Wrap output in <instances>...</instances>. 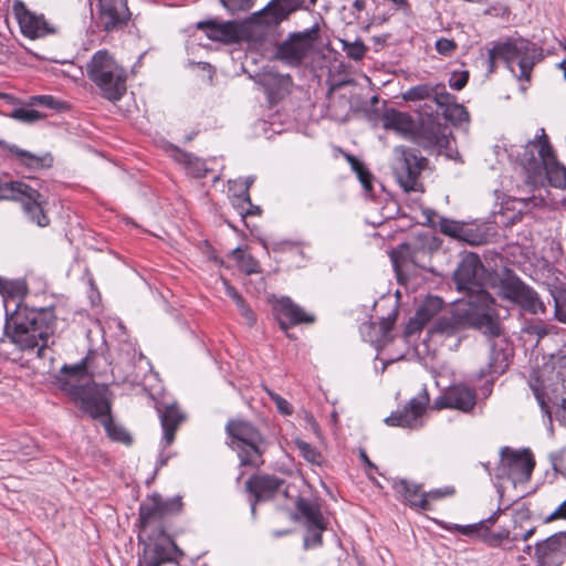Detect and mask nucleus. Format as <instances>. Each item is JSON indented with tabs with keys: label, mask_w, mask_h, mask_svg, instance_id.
Instances as JSON below:
<instances>
[{
	"label": "nucleus",
	"mask_w": 566,
	"mask_h": 566,
	"mask_svg": "<svg viewBox=\"0 0 566 566\" xmlns=\"http://www.w3.org/2000/svg\"><path fill=\"white\" fill-rule=\"evenodd\" d=\"M430 99H432L443 113V108H448L455 101V97L447 92L444 84L438 83L434 84V93H432Z\"/></svg>",
	"instance_id": "79ce46f5"
},
{
	"label": "nucleus",
	"mask_w": 566,
	"mask_h": 566,
	"mask_svg": "<svg viewBox=\"0 0 566 566\" xmlns=\"http://www.w3.org/2000/svg\"><path fill=\"white\" fill-rule=\"evenodd\" d=\"M164 430L165 447L170 446L175 440V432L184 420L182 413L175 406H168L160 416Z\"/></svg>",
	"instance_id": "7c9ffc66"
},
{
	"label": "nucleus",
	"mask_w": 566,
	"mask_h": 566,
	"mask_svg": "<svg viewBox=\"0 0 566 566\" xmlns=\"http://www.w3.org/2000/svg\"><path fill=\"white\" fill-rule=\"evenodd\" d=\"M454 488L453 486H444L442 489H434V490H431L427 493H424L426 495V499L428 500V502L430 500L432 501H437V500H440V499H443V497H447V496H451L454 494Z\"/></svg>",
	"instance_id": "603ef678"
},
{
	"label": "nucleus",
	"mask_w": 566,
	"mask_h": 566,
	"mask_svg": "<svg viewBox=\"0 0 566 566\" xmlns=\"http://www.w3.org/2000/svg\"><path fill=\"white\" fill-rule=\"evenodd\" d=\"M321 40V23H314L302 31L290 32L274 46L273 57L290 67H300L314 52Z\"/></svg>",
	"instance_id": "1a4fd4ad"
},
{
	"label": "nucleus",
	"mask_w": 566,
	"mask_h": 566,
	"mask_svg": "<svg viewBox=\"0 0 566 566\" xmlns=\"http://www.w3.org/2000/svg\"><path fill=\"white\" fill-rule=\"evenodd\" d=\"M497 289L499 295L503 300L517 305L528 314L538 315L546 311L538 293L511 271L500 279Z\"/></svg>",
	"instance_id": "f8f14e48"
},
{
	"label": "nucleus",
	"mask_w": 566,
	"mask_h": 566,
	"mask_svg": "<svg viewBox=\"0 0 566 566\" xmlns=\"http://www.w3.org/2000/svg\"><path fill=\"white\" fill-rule=\"evenodd\" d=\"M455 528L458 531H460L462 534L464 535H470L471 533H473L474 531H481L480 526H478V524H474V525H465V526H460V525H455Z\"/></svg>",
	"instance_id": "774afa93"
},
{
	"label": "nucleus",
	"mask_w": 566,
	"mask_h": 566,
	"mask_svg": "<svg viewBox=\"0 0 566 566\" xmlns=\"http://www.w3.org/2000/svg\"><path fill=\"white\" fill-rule=\"evenodd\" d=\"M535 467V459L530 449L514 450L503 447L500 450L497 478H506L513 482L526 483L531 480Z\"/></svg>",
	"instance_id": "2eb2a0df"
},
{
	"label": "nucleus",
	"mask_w": 566,
	"mask_h": 566,
	"mask_svg": "<svg viewBox=\"0 0 566 566\" xmlns=\"http://www.w3.org/2000/svg\"><path fill=\"white\" fill-rule=\"evenodd\" d=\"M104 426H105V430H106L108 437L112 440L117 441V442H122V443L127 444V446L132 443L130 434L126 431L125 428L114 423L113 420L109 418V416L104 421Z\"/></svg>",
	"instance_id": "58836bf2"
},
{
	"label": "nucleus",
	"mask_w": 566,
	"mask_h": 566,
	"mask_svg": "<svg viewBox=\"0 0 566 566\" xmlns=\"http://www.w3.org/2000/svg\"><path fill=\"white\" fill-rule=\"evenodd\" d=\"M242 265L248 274L260 272L258 261L251 255H247V258L242 262Z\"/></svg>",
	"instance_id": "bf43d9fd"
},
{
	"label": "nucleus",
	"mask_w": 566,
	"mask_h": 566,
	"mask_svg": "<svg viewBox=\"0 0 566 566\" xmlns=\"http://www.w3.org/2000/svg\"><path fill=\"white\" fill-rule=\"evenodd\" d=\"M531 388H532V391L541 407L543 415L546 417L548 428H549V430H552L553 422H552V411H551V407H549L551 399L537 386L531 385Z\"/></svg>",
	"instance_id": "c03bdc74"
},
{
	"label": "nucleus",
	"mask_w": 566,
	"mask_h": 566,
	"mask_svg": "<svg viewBox=\"0 0 566 566\" xmlns=\"http://www.w3.org/2000/svg\"><path fill=\"white\" fill-rule=\"evenodd\" d=\"M395 489L403 495L411 507L422 511L430 510V503L426 499L424 493H419L420 486L418 484L410 483L407 480H400L395 484Z\"/></svg>",
	"instance_id": "c756f323"
},
{
	"label": "nucleus",
	"mask_w": 566,
	"mask_h": 566,
	"mask_svg": "<svg viewBox=\"0 0 566 566\" xmlns=\"http://www.w3.org/2000/svg\"><path fill=\"white\" fill-rule=\"evenodd\" d=\"M6 308V334L21 350L36 348L43 356L49 338L55 328V315L51 308H30L21 303L28 294L24 280H7L0 292Z\"/></svg>",
	"instance_id": "f257e3e1"
},
{
	"label": "nucleus",
	"mask_w": 566,
	"mask_h": 566,
	"mask_svg": "<svg viewBox=\"0 0 566 566\" xmlns=\"http://www.w3.org/2000/svg\"><path fill=\"white\" fill-rule=\"evenodd\" d=\"M510 356L505 348L499 347L494 342L491 343L486 369L481 371V377L503 374L510 365Z\"/></svg>",
	"instance_id": "c85d7f7f"
},
{
	"label": "nucleus",
	"mask_w": 566,
	"mask_h": 566,
	"mask_svg": "<svg viewBox=\"0 0 566 566\" xmlns=\"http://www.w3.org/2000/svg\"><path fill=\"white\" fill-rule=\"evenodd\" d=\"M500 512H501V510H497L495 513H493L486 520L479 522L478 526H480L481 530L488 531L489 525H493L497 521Z\"/></svg>",
	"instance_id": "e2e57ef3"
},
{
	"label": "nucleus",
	"mask_w": 566,
	"mask_h": 566,
	"mask_svg": "<svg viewBox=\"0 0 566 566\" xmlns=\"http://www.w3.org/2000/svg\"><path fill=\"white\" fill-rule=\"evenodd\" d=\"M443 301L438 296H428L418 307L416 314L426 324L442 308Z\"/></svg>",
	"instance_id": "c9c22d12"
},
{
	"label": "nucleus",
	"mask_w": 566,
	"mask_h": 566,
	"mask_svg": "<svg viewBox=\"0 0 566 566\" xmlns=\"http://www.w3.org/2000/svg\"><path fill=\"white\" fill-rule=\"evenodd\" d=\"M11 116H12V118H14L17 120L28 123V124H32V123L43 118V115L40 112L32 109V108H27V107H19V108L13 109Z\"/></svg>",
	"instance_id": "a18cd8bd"
},
{
	"label": "nucleus",
	"mask_w": 566,
	"mask_h": 566,
	"mask_svg": "<svg viewBox=\"0 0 566 566\" xmlns=\"http://www.w3.org/2000/svg\"><path fill=\"white\" fill-rule=\"evenodd\" d=\"M196 28L202 31L209 40L226 45L238 43L241 39L240 28L235 21L207 19L197 22Z\"/></svg>",
	"instance_id": "4be33fe9"
},
{
	"label": "nucleus",
	"mask_w": 566,
	"mask_h": 566,
	"mask_svg": "<svg viewBox=\"0 0 566 566\" xmlns=\"http://www.w3.org/2000/svg\"><path fill=\"white\" fill-rule=\"evenodd\" d=\"M381 120L385 129H394L399 133H409L413 126L412 119L408 114L396 109L387 111Z\"/></svg>",
	"instance_id": "2f4dec72"
},
{
	"label": "nucleus",
	"mask_w": 566,
	"mask_h": 566,
	"mask_svg": "<svg viewBox=\"0 0 566 566\" xmlns=\"http://www.w3.org/2000/svg\"><path fill=\"white\" fill-rule=\"evenodd\" d=\"M253 182H254V177H252V176H249L244 179V189L242 191L241 197H242L243 202H245V203H250L249 189Z\"/></svg>",
	"instance_id": "0e129e2a"
},
{
	"label": "nucleus",
	"mask_w": 566,
	"mask_h": 566,
	"mask_svg": "<svg viewBox=\"0 0 566 566\" xmlns=\"http://www.w3.org/2000/svg\"><path fill=\"white\" fill-rule=\"evenodd\" d=\"M566 557V532L556 533L535 545L538 566H559Z\"/></svg>",
	"instance_id": "412c9836"
},
{
	"label": "nucleus",
	"mask_w": 566,
	"mask_h": 566,
	"mask_svg": "<svg viewBox=\"0 0 566 566\" xmlns=\"http://www.w3.org/2000/svg\"><path fill=\"white\" fill-rule=\"evenodd\" d=\"M340 43L342 49L347 54V56L355 61L361 60L368 51V48L359 39L355 41L340 40Z\"/></svg>",
	"instance_id": "4c0bfd02"
},
{
	"label": "nucleus",
	"mask_w": 566,
	"mask_h": 566,
	"mask_svg": "<svg viewBox=\"0 0 566 566\" xmlns=\"http://www.w3.org/2000/svg\"><path fill=\"white\" fill-rule=\"evenodd\" d=\"M238 310L240 311L241 315L244 317L249 326H253L256 317L254 312L251 310V307L247 304V302L243 300L240 303L237 304Z\"/></svg>",
	"instance_id": "5fc2aeb1"
},
{
	"label": "nucleus",
	"mask_w": 566,
	"mask_h": 566,
	"mask_svg": "<svg viewBox=\"0 0 566 566\" xmlns=\"http://www.w3.org/2000/svg\"><path fill=\"white\" fill-rule=\"evenodd\" d=\"M182 510L181 496L164 499L159 494L148 496L139 506V541L144 544L140 566H161L178 563L182 551L166 532L165 521Z\"/></svg>",
	"instance_id": "f03ea898"
},
{
	"label": "nucleus",
	"mask_w": 566,
	"mask_h": 566,
	"mask_svg": "<svg viewBox=\"0 0 566 566\" xmlns=\"http://www.w3.org/2000/svg\"><path fill=\"white\" fill-rule=\"evenodd\" d=\"M457 49V43L453 40L440 38L436 42V50L438 53L450 56Z\"/></svg>",
	"instance_id": "8fccbe9b"
},
{
	"label": "nucleus",
	"mask_w": 566,
	"mask_h": 566,
	"mask_svg": "<svg viewBox=\"0 0 566 566\" xmlns=\"http://www.w3.org/2000/svg\"><path fill=\"white\" fill-rule=\"evenodd\" d=\"M543 57L542 49L528 40L518 38L496 43L488 51V69L493 72L496 60H503L521 80L528 81L534 65Z\"/></svg>",
	"instance_id": "423d86ee"
},
{
	"label": "nucleus",
	"mask_w": 566,
	"mask_h": 566,
	"mask_svg": "<svg viewBox=\"0 0 566 566\" xmlns=\"http://www.w3.org/2000/svg\"><path fill=\"white\" fill-rule=\"evenodd\" d=\"M259 83L264 88L271 103H275L286 96L293 84L291 75L273 71L261 74Z\"/></svg>",
	"instance_id": "a878e982"
},
{
	"label": "nucleus",
	"mask_w": 566,
	"mask_h": 566,
	"mask_svg": "<svg viewBox=\"0 0 566 566\" xmlns=\"http://www.w3.org/2000/svg\"><path fill=\"white\" fill-rule=\"evenodd\" d=\"M295 446L300 451L301 455L310 463L319 464L322 461V454L310 443L303 440H295Z\"/></svg>",
	"instance_id": "37998d69"
},
{
	"label": "nucleus",
	"mask_w": 566,
	"mask_h": 566,
	"mask_svg": "<svg viewBox=\"0 0 566 566\" xmlns=\"http://www.w3.org/2000/svg\"><path fill=\"white\" fill-rule=\"evenodd\" d=\"M424 325L426 323L422 322V319L417 314H415V316L409 319L405 333L407 335H412L419 332Z\"/></svg>",
	"instance_id": "4d7b16f0"
},
{
	"label": "nucleus",
	"mask_w": 566,
	"mask_h": 566,
	"mask_svg": "<svg viewBox=\"0 0 566 566\" xmlns=\"http://www.w3.org/2000/svg\"><path fill=\"white\" fill-rule=\"evenodd\" d=\"M283 482L275 475H253L247 481L245 489L254 495L256 502L273 497Z\"/></svg>",
	"instance_id": "bb28decb"
},
{
	"label": "nucleus",
	"mask_w": 566,
	"mask_h": 566,
	"mask_svg": "<svg viewBox=\"0 0 566 566\" xmlns=\"http://www.w3.org/2000/svg\"><path fill=\"white\" fill-rule=\"evenodd\" d=\"M176 160L185 165L188 174L192 177H205L208 171L205 160L189 153L178 151L176 155Z\"/></svg>",
	"instance_id": "72a5a7b5"
},
{
	"label": "nucleus",
	"mask_w": 566,
	"mask_h": 566,
	"mask_svg": "<svg viewBox=\"0 0 566 566\" xmlns=\"http://www.w3.org/2000/svg\"><path fill=\"white\" fill-rule=\"evenodd\" d=\"M429 394L423 388L416 397L411 398L401 410L392 412L385 419L388 426L402 428H418L421 426V417L429 405Z\"/></svg>",
	"instance_id": "a211bd4d"
},
{
	"label": "nucleus",
	"mask_w": 566,
	"mask_h": 566,
	"mask_svg": "<svg viewBox=\"0 0 566 566\" xmlns=\"http://www.w3.org/2000/svg\"><path fill=\"white\" fill-rule=\"evenodd\" d=\"M348 159V163L350 164V167L352 169L355 171V172H358L359 170H361L363 168H365L366 166L359 160L357 159L355 156H348L347 157Z\"/></svg>",
	"instance_id": "338daca9"
},
{
	"label": "nucleus",
	"mask_w": 566,
	"mask_h": 566,
	"mask_svg": "<svg viewBox=\"0 0 566 566\" xmlns=\"http://www.w3.org/2000/svg\"><path fill=\"white\" fill-rule=\"evenodd\" d=\"M77 365H84L83 377L92 379L93 376H101L106 373L108 360L104 354L91 353Z\"/></svg>",
	"instance_id": "473e14b6"
},
{
	"label": "nucleus",
	"mask_w": 566,
	"mask_h": 566,
	"mask_svg": "<svg viewBox=\"0 0 566 566\" xmlns=\"http://www.w3.org/2000/svg\"><path fill=\"white\" fill-rule=\"evenodd\" d=\"M475 405L476 394L474 389L465 385H453L434 399L432 408L436 410L455 409L470 412Z\"/></svg>",
	"instance_id": "6ab92c4d"
},
{
	"label": "nucleus",
	"mask_w": 566,
	"mask_h": 566,
	"mask_svg": "<svg viewBox=\"0 0 566 566\" xmlns=\"http://www.w3.org/2000/svg\"><path fill=\"white\" fill-rule=\"evenodd\" d=\"M34 103L50 108L55 107V99L50 95H38L33 97Z\"/></svg>",
	"instance_id": "052dcab7"
},
{
	"label": "nucleus",
	"mask_w": 566,
	"mask_h": 566,
	"mask_svg": "<svg viewBox=\"0 0 566 566\" xmlns=\"http://www.w3.org/2000/svg\"><path fill=\"white\" fill-rule=\"evenodd\" d=\"M98 18L107 32L122 29L130 18L127 0H99Z\"/></svg>",
	"instance_id": "5701e85b"
},
{
	"label": "nucleus",
	"mask_w": 566,
	"mask_h": 566,
	"mask_svg": "<svg viewBox=\"0 0 566 566\" xmlns=\"http://www.w3.org/2000/svg\"><path fill=\"white\" fill-rule=\"evenodd\" d=\"M275 317L279 322L281 329H283L287 337H292L287 329L291 326L300 324H313L315 316L306 313L300 305L295 304L290 297L282 296L275 301L273 305Z\"/></svg>",
	"instance_id": "aec40b11"
},
{
	"label": "nucleus",
	"mask_w": 566,
	"mask_h": 566,
	"mask_svg": "<svg viewBox=\"0 0 566 566\" xmlns=\"http://www.w3.org/2000/svg\"><path fill=\"white\" fill-rule=\"evenodd\" d=\"M518 158L531 187L543 185L545 178L552 187H566V168L558 163L544 128L523 147Z\"/></svg>",
	"instance_id": "7ed1b4c3"
},
{
	"label": "nucleus",
	"mask_w": 566,
	"mask_h": 566,
	"mask_svg": "<svg viewBox=\"0 0 566 566\" xmlns=\"http://www.w3.org/2000/svg\"><path fill=\"white\" fill-rule=\"evenodd\" d=\"M442 115L454 125L469 120V113L463 105L454 101L448 108H443Z\"/></svg>",
	"instance_id": "ea45409f"
},
{
	"label": "nucleus",
	"mask_w": 566,
	"mask_h": 566,
	"mask_svg": "<svg viewBox=\"0 0 566 566\" xmlns=\"http://www.w3.org/2000/svg\"><path fill=\"white\" fill-rule=\"evenodd\" d=\"M395 161L392 165L394 175L406 191H419L421 184L419 177L428 164V159L419 154L417 149L397 146L394 149Z\"/></svg>",
	"instance_id": "ddd939ff"
},
{
	"label": "nucleus",
	"mask_w": 566,
	"mask_h": 566,
	"mask_svg": "<svg viewBox=\"0 0 566 566\" xmlns=\"http://www.w3.org/2000/svg\"><path fill=\"white\" fill-rule=\"evenodd\" d=\"M566 520V499L558 505V507L552 512L547 517H545L544 522L549 523L555 520Z\"/></svg>",
	"instance_id": "13d9d810"
},
{
	"label": "nucleus",
	"mask_w": 566,
	"mask_h": 566,
	"mask_svg": "<svg viewBox=\"0 0 566 566\" xmlns=\"http://www.w3.org/2000/svg\"><path fill=\"white\" fill-rule=\"evenodd\" d=\"M361 186L367 192H370L373 190V175L370 171L365 167L358 172H356Z\"/></svg>",
	"instance_id": "6e6d98bb"
},
{
	"label": "nucleus",
	"mask_w": 566,
	"mask_h": 566,
	"mask_svg": "<svg viewBox=\"0 0 566 566\" xmlns=\"http://www.w3.org/2000/svg\"><path fill=\"white\" fill-rule=\"evenodd\" d=\"M226 430L231 438L230 446L237 452L241 467L259 469L263 465V455L269 443L253 424L244 420H230Z\"/></svg>",
	"instance_id": "6e6552de"
},
{
	"label": "nucleus",
	"mask_w": 566,
	"mask_h": 566,
	"mask_svg": "<svg viewBox=\"0 0 566 566\" xmlns=\"http://www.w3.org/2000/svg\"><path fill=\"white\" fill-rule=\"evenodd\" d=\"M224 285H226V293L227 295L233 300V302L235 303V305L238 303H240L241 301H243L244 298L242 297V295L238 292V290L235 287H233L232 285H230L229 283L224 282Z\"/></svg>",
	"instance_id": "680f3d73"
},
{
	"label": "nucleus",
	"mask_w": 566,
	"mask_h": 566,
	"mask_svg": "<svg viewBox=\"0 0 566 566\" xmlns=\"http://www.w3.org/2000/svg\"><path fill=\"white\" fill-rule=\"evenodd\" d=\"M440 231L452 238H461L463 232V226L457 221L441 218L439 222Z\"/></svg>",
	"instance_id": "49530a36"
},
{
	"label": "nucleus",
	"mask_w": 566,
	"mask_h": 566,
	"mask_svg": "<svg viewBox=\"0 0 566 566\" xmlns=\"http://www.w3.org/2000/svg\"><path fill=\"white\" fill-rule=\"evenodd\" d=\"M467 329L463 321L458 316L457 307L449 314L438 317L430 328L432 337H452Z\"/></svg>",
	"instance_id": "cd10ccee"
},
{
	"label": "nucleus",
	"mask_w": 566,
	"mask_h": 566,
	"mask_svg": "<svg viewBox=\"0 0 566 566\" xmlns=\"http://www.w3.org/2000/svg\"><path fill=\"white\" fill-rule=\"evenodd\" d=\"M439 244L432 235H419L412 240L399 244L390 252V259L398 272L408 264L427 269L430 258L437 251Z\"/></svg>",
	"instance_id": "4468645a"
},
{
	"label": "nucleus",
	"mask_w": 566,
	"mask_h": 566,
	"mask_svg": "<svg viewBox=\"0 0 566 566\" xmlns=\"http://www.w3.org/2000/svg\"><path fill=\"white\" fill-rule=\"evenodd\" d=\"M316 2L317 0H270L265 7L248 18L247 29L263 36L287 21L296 11L312 12Z\"/></svg>",
	"instance_id": "9d476101"
},
{
	"label": "nucleus",
	"mask_w": 566,
	"mask_h": 566,
	"mask_svg": "<svg viewBox=\"0 0 566 566\" xmlns=\"http://www.w3.org/2000/svg\"><path fill=\"white\" fill-rule=\"evenodd\" d=\"M13 13L21 33L29 39H39L56 33V28L45 19L44 14L29 10L20 0L14 1Z\"/></svg>",
	"instance_id": "f3484780"
},
{
	"label": "nucleus",
	"mask_w": 566,
	"mask_h": 566,
	"mask_svg": "<svg viewBox=\"0 0 566 566\" xmlns=\"http://www.w3.org/2000/svg\"><path fill=\"white\" fill-rule=\"evenodd\" d=\"M535 531H536V527L532 526V527L527 528L524 533H522V536H518L517 533L515 532L513 534L511 541H513V542L528 541L534 535Z\"/></svg>",
	"instance_id": "69168bd1"
},
{
	"label": "nucleus",
	"mask_w": 566,
	"mask_h": 566,
	"mask_svg": "<svg viewBox=\"0 0 566 566\" xmlns=\"http://www.w3.org/2000/svg\"><path fill=\"white\" fill-rule=\"evenodd\" d=\"M12 200L21 203L27 218L39 227L50 223L49 217L43 211V196L31 186L22 181L0 184V201Z\"/></svg>",
	"instance_id": "9b49d317"
},
{
	"label": "nucleus",
	"mask_w": 566,
	"mask_h": 566,
	"mask_svg": "<svg viewBox=\"0 0 566 566\" xmlns=\"http://www.w3.org/2000/svg\"><path fill=\"white\" fill-rule=\"evenodd\" d=\"M468 81H469V72L468 71H462L459 73L454 72V73H452V75L449 80V85L453 90L461 91L467 85Z\"/></svg>",
	"instance_id": "3c124183"
},
{
	"label": "nucleus",
	"mask_w": 566,
	"mask_h": 566,
	"mask_svg": "<svg viewBox=\"0 0 566 566\" xmlns=\"http://www.w3.org/2000/svg\"><path fill=\"white\" fill-rule=\"evenodd\" d=\"M447 130L446 126L431 118L423 119L417 135V143L427 150H441L449 145Z\"/></svg>",
	"instance_id": "b1692460"
},
{
	"label": "nucleus",
	"mask_w": 566,
	"mask_h": 566,
	"mask_svg": "<svg viewBox=\"0 0 566 566\" xmlns=\"http://www.w3.org/2000/svg\"><path fill=\"white\" fill-rule=\"evenodd\" d=\"M296 509L302 514V516L306 520L307 525L324 522V518H323L319 507L316 504H314L303 497L297 499Z\"/></svg>",
	"instance_id": "f704fd0d"
},
{
	"label": "nucleus",
	"mask_w": 566,
	"mask_h": 566,
	"mask_svg": "<svg viewBox=\"0 0 566 566\" xmlns=\"http://www.w3.org/2000/svg\"><path fill=\"white\" fill-rule=\"evenodd\" d=\"M87 77L111 102L119 101L126 93V71L107 50H98L86 64Z\"/></svg>",
	"instance_id": "0eeeda50"
},
{
	"label": "nucleus",
	"mask_w": 566,
	"mask_h": 566,
	"mask_svg": "<svg viewBox=\"0 0 566 566\" xmlns=\"http://www.w3.org/2000/svg\"><path fill=\"white\" fill-rule=\"evenodd\" d=\"M453 281L457 290L463 294L486 292L485 268L478 254L463 255L453 273Z\"/></svg>",
	"instance_id": "dca6fc26"
},
{
	"label": "nucleus",
	"mask_w": 566,
	"mask_h": 566,
	"mask_svg": "<svg viewBox=\"0 0 566 566\" xmlns=\"http://www.w3.org/2000/svg\"><path fill=\"white\" fill-rule=\"evenodd\" d=\"M0 147L7 153V156L10 159H14L19 165L25 167L30 171L49 168L53 164V157L49 153L43 156H38L4 140H0Z\"/></svg>",
	"instance_id": "393cba45"
},
{
	"label": "nucleus",
	"mask_w": 566,
	"mask_h": 566,
	"mask_svg": "<svg viewBox=\"0 0 566 566\" xmlns=\"http://www.w3.org/2000/svg\"><path fill=\"white\" fill-rule=\"evenodd\" d=\"M84 365H64L59 378L61 390L65 391L80 408L92 418L97 419L111 415L109 391L105 385L83 377Z\"/></svg>",
	"instance_id": "20e7f679"
},
{
	"label": "nucleus",
	"mask_w": 566,
	"mask_h": 566,
	"mask_svg": "<svg viewBox=\"0 0 566 566\" xmlns=\"http://www.w3.org/2000/svg\"><path fill=\"white\" fill-rule=\"evenodd\" d=\"M325 522L307 525L306 535L304 537V547H317L322 545V533L325 530Z\"/></svg>",
	"instance_id": "a19ab883"
},
{
	"label": "nucleus",
	"mask_w": 566,
	"mask_h": 566,
	"mask_svg": "<svg viewBox=\"0 0 566 566\" xmlns=\"http://www.w3.org/2000/svg\"><path fill=\"white\" fill-rule=\"evenodd\" d=\"M432 93H434V84L423 83L408 88L402 94V98L407 102L430 99Z\"/></svg>",
	"instance_id": "e433bc0d"
},
{
	"label": "nucleus",
	"mask_w": 566,
	"mask_h": 566,
	"mask_svg": "<svg viewBox=\"0 0 566 566\" xmlns=\"http://www.w3.org/2000/svg\"><path fill=\"white\" fill-rule=\"evenodd\" d=\"M555 302V316L559 322L566 323V290L553 294Z\"/></svg>",
	"instance_id": "09e8293b"
},
{
	"label": "nucleus",
	"mask_w": 566,
	"mask_h": 566,
	"mask_svg": "<svg viewBox=\"0 0 566 566\" xmlns=\"http://www.w3.org/2000/svg\"><path fill=\"white\" fill-rule=\"evenodd\" d=\"M269 395L281 413L291 415L293 412V408L287 400L272 391H269Z\"/></svg>",
	"instance_id": "864d4df0"
},
{
	"label": "nucleus",
	"mask_w": 566,
	"mask_h": 566,
	"mask_svg": "<svg viewBox=\"0 0 566 566\" xmlns=\"http://www.w3.org/2000/svg\"><path fill=\"white\" fill-rule=\"evenodd\" d=\"M220 2L232 14L249 11L254 4V0H220Z\"/></svg>",
	"instance_id": "de8ad7c7"
},
{
	"label": "nucleus",
	"mask_w": 566,
	"mask_h": 566,
	"mask_svg": "<svg viewBox=\"0 0 566 566\" xmlns=\"http://www.w3.org/2000/svg\"><path fill=\"white\" fill-rule=\"evenodd\" d=\"M458 316L467 328L480 331L489 337H497L502 333L495 300L489 292L468 293L453 304Z\"/></svg>",
	"instance_id": "39448f33"
}]
</instances>
